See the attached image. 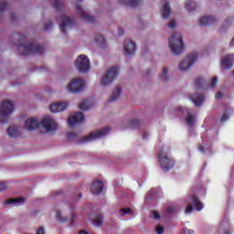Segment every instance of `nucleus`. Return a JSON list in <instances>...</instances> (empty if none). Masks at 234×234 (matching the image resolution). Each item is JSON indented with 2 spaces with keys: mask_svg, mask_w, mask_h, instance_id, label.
Returning a JSON list of instances; mask_svg holds the SVG:
<instances>
[{
  "mask_svg": "<svg viewBox=\"0 0 234 234\" xmlns=\"http://www.w3.org/2000/svg\"><path fill=\"white\" fill-rule=\"evenodd\" d=\"M83 196L81 194L79 195V198H81Z\"/></svg>",
  "mask_w": 234,
  "mask_h": 234,
  "instance_id": "680f3d73",
  "label": "nucleus"
},
{
  "mask_svg": "<svg viewBox=\"0 0 234 234\" xmlns=\"http://www.w3.org/2000/svg\"><path fill=\"white\" fill-rule=\"evenodd\" d=\"M125 33L123 32V29L122 28V27H119V29H118V36L119 37H122V36H123Z\"/></svg>",
  "mask_w": 234,
  "mask_h": 234,
  "instance_id": "3c124183",
  "label": "nucleus"
},
{
  "mask_svg": "<svg viewBox=\"0 0 234 234\" xmlns=\"http://www.w3.org/2000/svg\"><path fill=\"white\" fill-rule=\"evenodd\" d=\"M122 213L123 215H133V209L127 207V208H122L121 209Z\"/></svg>",
  "mask_w": 234,
  "mask_h": 234,
  "instance_id": "4c0bfd02",
  "label": "nucleus"
},
{
  "mask_svg": "<svg viewBox=\"0 0 234 234\" xmlns=\"http://www.w3.org/2000/svg\"><path fill=\"white\" fill-rule=\"evenodd\" d=\"M215 23H217V19L213 16H203L199 19V27H209Z\"/></svg>",
  "mask_w": 234,
  "mask_h": 234,
  "instance_id": "5701e85b",
  "label": "nucleus"
},
{
  "mask_svg": "<svg viewBox=\"0 0 234 234\" xmlns=\"http://www.w3.org/2000/svg\"><path fill=\"white\" fill-rule=\"evenodd\" d=\"M57 218L59 220V222H64L63 218H61V211L57 210ZM67 221V219H65Z\"/></svg>",
  "mask_w": 234,
  "mask_h": 234,
  "instance_id": "c03bdc74",
  "label": "nucleus"
},
{
  "mask_svg": "<svg viewBox=\"0 0 234 234\" xmlns=\"http://www.w3.org/2000/svg\"><path fill=\"white\" fill-rule=\"evenodd\" d=\"M166 213H168V214L175 213V207H166Z\"/></svg>",
  "mask_w": 234,
  "mask_h": 234,
  "instance_id": "de8ad7c7",
  "label": "nucleus"
},
{
  "mask_svg": "<svg viewBox=\"0 0 234 234\" xmlns=\"http://www.w3.org/2000/svg\"><path fill=\"white\" fill-rule=\"evenodd\" d=\"M7 135L9 138H17V136H19V131L17 130V127L10 126L7 129Z\"/></svg>",
  "mask_w": 234,
  "mask_h": 234,
  "instance_id": "a878e982",
  "label": "nucleus"
},
{
  "mask_svg": "<svg viewBox=\"0 0 234 234\" xmlns=\"http://www.w3.org/2000/svg\"><path fill=\"white\" fill-rule=\"evenodd\" d=\"M78 134H76L75 133H69L67 134V138L68 140H72V138H77Z\"/></svg>",
  "mask_w": 234,
  "mask_h": 234,
  "instance_id": "37998d69",
  "label": "nucleus"
},
{
  "mask_svg": "<svg viewBox=\"0 0 234 234\" xmlns=\"http://www.w3.org/2000/svg\"><path fill=\"white\" fill-rule=\"evenodd\" d=\"M224 96V94L222 93V91H219L216 94L215 98L216 100H220V98H222Z\"/></svg>",
  "mask_w": 234,
  "mask_h": 234,
  "instance_id": "09e8293b",
  "label": "nucleus"
},
{
  "mask_svg": "<svg viewBox=\"0 0 234 234\" xmlns=\"http://www.w3.org/2000/svg\"><path fill=\"white\" fill-rule=\"evenodd\" d=\"M189 205L186 207V215H189V213H193V206L195 207V208L197 209V211H202L204 206L202 205L201 202H199L198 200V197L193 195L190 197L189 200ZM193 204V205H192Z\"/></svg>",
  "mask_w": 234,
  "mask_h": 234,
  "instance_id": "9b49d317",
  "label": "nucleus"
},
{
  "mask_svg": "<svg viewBox=\"0 0 234 234\" xmlns=\"http://www.w3.org/2000/svg\"><path fill=\"white\" fill-rule=\"evenodd\" d=\"M111 131V127L107 126L101 130H97L95 132H91L89 135L82 137L80 142L82 144H87V142H92L94 140H98L100 138H103L108 135Z\"/></svg>",
  "mask_w": 234,
  "mask_h": 234,
  "instance_id": "39448f33",
  "label": "nucleus"
},
{
  "mask_svg": "<svg viewBox=\"0 0 234 234\" xmlns=\"http://www.w3.org/2000/svg\"><path fill=\"white\" fill-rule=\"evenodd\" d=\"M76 10L78 16H80V19H83V21H86V23H94L96 21V18L89 16L87 13L83 12V8L81 5H76Z\"/></svg>",
  "mask_w": 234,
  "mask_h": 234,
  "instance_id": "dca6fc26",
  "label": "nucleus"
},
{
  "mask_svg": "<svg viewBox=\"0 0 234 234\" xmlns=\"http://www.w3.org/2000/svg\"><path fill=\"white\" fill-rule=\"evenodd\" d=\"M53 7L57 10H60L61 12L65 10V7H63V2L59 0H54Z\"/></svg>",
  "mask_w": 234,
  "mask_h": 234,
  "instance_id": "2f4dec72",
  "label": "nucleus"
},
{
  "mask_svg": "<svg viewBox=\"0 0 234 234\" xmlns=\"http://www.w3.org/2000/svg\"><path fill=\"white\" fill-rule=\"evenodd\" d=\"M143 138H144V139L147 138V133H144V134H143Z\"/></svg>",
  "mask_w": 234,
  "mask_h": 234,
  "instance_id": "052dcab7",
  "label": "nucleus"
},
{
  "mask_svg": "<svg viewBox=\"0 0 234 234\" xmlns=\"http://www.w3.org/2000/svg\"><path fill=\"white\" fill-rule=\"evenodd\" d=\"M85 122V115L83 113L77 112L73 115H70L68 119V123L69 127H74L76 123H82Z\"/></svg>",
  "mask_w": 234,
  "mask_h": 234,
  "instance_id": "4468645a",
  "label": "nucleus"
},
{
  "mask_svg": "<svg viewBox=\"0 0 234 234\" xmlns=\"http://www.w3.org/2000/svg\"><path fill=\"white\" fill-rule=\"evenodd\" d=\"M176 27V22L175 20H171L168 24V28H175Z\"/></svg>",
  "mask_w": 234,
  "mask_h": 234,
  "instance_id": "a18cd8bd",
  "label": "nucleus"
},
{
  "mask_svg": "<svg viewBox=\"0 0 234 234\" xmlns=\"http://www.w3.org/2000/svg\"><path fill=\"white\" fill-rule=\"evenodd\" d=\"M190 100L196 107H201V105L204 104L206 97H204V94L202 93H195L193 95H190Z\"/></svg>",
  "mask_w": 234,
  "mask_h": 234,
  "instance_id": "a211bd4d",
  "label": "nucleus"
},
{
  "mask_svg": "<svg viewBox=\"0 0 234 234\" xmlns=\"http://www.w3.org/2000/svg\"><path fill=\"white\" fill-rule=\"evenodd\" d=\"M163 8L161 10V16L163 19H169L173 12L171 11V6L169 5V2L167 0H163Z\"/></svg>",
  "mask_w": 234,
  "mask_h": 234,
  "instance_id": "f3484780",
  "label": "nucleus"
},
{
  "mask_svg": "<svg viewBox=\"0 0 234 234\" xmlns=\"http://www.w3.org/2000/svg\"><path fill=\"white\" fill-rule=\"evenodd\" d=\"M75 68L81 74L89 72V70H90V61L89 60V58L85 55H80L77 58Z\"/></svg>",
  "mask_w": 234,
  "mask_h": 234,
  "instance_id": "0eeeda50",
  "label": "nucleus"
},
{
  "mask_svg": "<svg viewBox=\"0 0 234 234\" xmlns=\"http://www.w3.org/2000/svg\"><path fill=\"white\" fill-rule=\"evenodd\" d=\"M25 200H26L25 197L11 198V199H7L5 201V205L10 206L12 204H14V205L23 204V202H25Z\"/></svg>",
  "mask_w": 234,
  "mask_h": 234,
  "instance_id": "bb28decb",
  "label": "nucleus"
},
{
  "mask_svg": "<svg viewBox=\"0 0 234 234\" xmlns=\"http://www.w3.org/2000/svg\"><path fill=\"white\" fill-rule=\"evenodd\" d=\"M60 19V32L62 34H67V28H72L76 25V20L69 17L67 15H62Z\"/></svg>",
  "mask_w": 234,
  "mask_h": 234,
  "instance_id": "9d476101",
  "label": "nucleus"
},
{
  "mask_svg": "<svg viewBox=\"0 0 234 234\" xmlns=\"http://www.w3.org/2000/svg\"><path fill=\"white\" fill-rule=\"evenodd\" d=\"M37 234H45V229H43V227H39L38 230L37 231Z\"/></svg>",
  "mask_w": 234,
  "mask_h": 234,
  "instance_id": "8fccbe9b",
  "label": "nucleus"
},
{
  "mask_svg": "<svg viewBox=\"0 0 234 234\" xmlns=\"http://www.w3.org/2000/svg\"><path fill=\"white\" fill-rule=\"evenodd\" d=\"M155 231H156L157 234H163L164 231H165V228H164L161 225H157L156 228H155Z\"/></svg>",
  "mask_w": 234,
  "mask_h": 234,
  "instance_id": "e433bc0d",
  "label": "nucleus"
},
{
  "mask_svg": "<svg viewBox=\"0 0 234 234\" xmlns=\"http://www.w3.org/2000/svg\"><path fill=\"white\" fill-rule=\"evenodd\" d=\"M41 125L47 133H52V131H57L58 129V123H56V121L54 119L50 118L49 116H46L42 122Z\"/></svg>",
  "mask_w": 234,
  "mask_h": 234,
  "instance_id": "ddd939ff",
  "label": "nucleus"
},
{
  "mask_svg": "<svg viewBox=\"0 0 234 234\" xmlns=\"http://www.w3.org/2000/svg\"><path fill=\"white\" fill-rule=\"evenodd\" d=\"M5 189H8V184L5 182L0 183V193L1 191H5Z\"/></svg>",
  "mask_w": 234,
  "mask_h": 234,
  "instance_id": "ea45409f",
  "label": "nucleus"
},
{
  "mask_svg": "<svg viewBox=\"0 0 234 234\" xmlns=\"http://www.w3.org/2000/svg\"><path fill=\"white\" fill-rule=\"evenodd\" d=\"M105 188V184L103 181H94L90 186V191L92 195H101L103 193V189Z\"/></svg>",
  "mask_w": 234,
  "mask_h": 234,
  "instance_id": "2eb2a0df",
  "label": "nucleus"
},
{
  "mask_svg": "<svg viewBox=\"0 0 234 234\" xmlns=\"http://www.w3.org/2000/svg\"><path fill=\"white\" fill-rule=\"evenodd\" d=\"M167 72H169V69H167V68H164L161 75L159 76L162 81H167L169 80V77H167Z\"/></svg>",
  "mask_w": 234,
  "mask_h": 234,
  "instance_id": "72a5a7b5",
  "label": "nucleus"
},
{
  "mask_svg": "<svg viewBox=\"0 0 234 234\" xmlns=\"http://www.w3.org/2000/svg\"><path fill=\"white\" fill-rule=\"evenodd\" d=\"M169 48L175 56H180L184 52V40L182 39V35L178 33H173L172 37L169 39Z\"/></svg>",
  "mask_w": 234,
  "mask_h": 234,
  "instance_id": "7ed1b4c3",
  "label": "nucleus"
},
{
  "mask_svg": "<svg viewBox=\"0 0 234 234\" xmlns=\"http://www.w3.org/2000/svg\"><path fill=\"white\" fill-rule=\"evenodd\" d=\"M195 85L197 89H202L204 88V85H206V80L202 78H197L195 80Z\"/></svg>",
  "mask_w": 234,
  "mask_h": 234,
  "instance_id": "473e14b6",
  "label": "nucleus"
},
{
  "mask_svg": "<svg viewBox=\"0 0 234 234\" xmlns=\"http://www.w3.org/2000/svg\"><path fill=\"white\" fill-rule=\"evenodd\" d=\"M187 233L188 234H193V233H195V231L193 229H187Z\"/></svg>",
  "mask_w": 234,
  "mask_h": 234,
  "instance_id": "13d9d810",
  "label": "nucleus"
},
{
  "mask_svg": "<svg viewBox=\"0 0 234 234\" xmlns=\"http://www.w3.org/2000/svg\"><path fill=\"white\" fill-rule=\"evenodd\" d=\"M171 149L169 148H161L159 150V164L161 165V169L167 173V171H171L175 167V159L171 156Z\"/></svg>",
  "mask_w": 234,
  "mask_h": 234,
  "instance_id": "f03ea898",
  "label": "nucleus"
},
{
  "mask_svg": "<svg viewBox=\"0 0 234 234\" xmlns=\"http://www.w3.org/2000/svg\"><path fill=\"white\" fill-rule=\"evenodd\" d=\"M198 61V54L197 53H191L190 55L186 56V58L179 64V70L186 72V70H189L194 63Z\"/></svg>",
  "mask_w": 234,
  "mask_h": 234,
  "instance_id": "6e6552de",
  "label": "nucleus"
},
{
  "mask_svg": "<svg viewBox=\"0 0 234 234\" xmlns=\"http://www.w3.org/2000/svg\"><path fill=\"white\" fill-rule=\"evenodd\" d=\"M68 107L69 104L65 102H57L49 106V111L51 112H63V111H67Z\"/></svg>",
  "mask_w": 234,
  "mask_h": 234,
  "instance_id": "6ab92c4d",
  "label": "nucleus"
},
{
  "mask_svg": "<svg viewBox=\"0 0 234 234\" xmlns=\"http://www.w3.org/2000/svg\"><path fill=\"white\" fill-rule=\"evenodd\" d=\"M92 103H90V100H84L80 105L79 108L80 111H89L92 107Z\"/></svg>",
  "mask_w": 234,
  "mask_h": 234,
  "instance_id": "cd10ccee",
  "label": "nucleus"
},
{
  "mask_svg": "<svg viewBox=\"0 0 234 234\" xmlns=\"http://www.w3.org/2000/svg\"><path fill=\"white\" fill-rule=\"evenodd\" d=\"M50 28H52V22H51V21H49L48 23H47V24L44 26V30H45L46 32H48V30H49Z\"/></svg>",
  "mask_w": 234,
  "mask_h": 234,
  "instance_id": "a19ab883",
  "label": "nucleus"
},
{
  "mask_svg": "<svg viewBox=\"0 0 234 234\" xmlns=\"http://www.w3.org/2000/svg\"><path fill=\"white\" fill-rule=\"evenodd\" d=\"M121 95H122V86H116L108 101L110 103H112V101H116L117 100H120Z\"/></svg>",
  "mask_w": 234,
  "mask_h": 234,
  "instance_id": "b1692460",
  "label": "nucleus"
},
{
  "mask_svg": "<svg viewBox=\"0 0 234 234\" xmlns=\"http://www.w3.org/2000/svg\"><path fill=\"white\" fill-rule=\"evenodd\" d=\"M186 10H187L188 12H195V10H197V4H195L193 0H186Z\"/></svg>",
  "mask_w": 234,
  "mask_h": 234,
  "instance_id": "c85d7f7f",
  "label": "nucleus"
},
{
  "mask_svg": "<svg viewBox=\"0 0 234 234\" xmlns=\"http://www.w3.org/2000/svg\"><path fill=\"white\" fill-rule=\"evenodd\" d=\"M229 118V116L228 115V113H223L221 116V122H228V119Z\"/></svg>",
  "mask_w": 234,
  "mask_h": 234,
  "instance_id": "49530a36",
  "label": "nucleus"
},
{
  "mask_svg": "<svg viewBox=\"0 0 234 234\" xmlns=\"http://www.w3.org/2000/svg\"><path fill=\"white\" fill-rule=\"evenodd\" d=\"M176 113L178 114V116H187L186 119V123L188 125V127H193V123H195V115L189 113V111H187L186 108L178 107L176 109Z\"/></svg>",
  "mask_w": 234,
  "mask_h": 234,
  "instance_id": "f8f14e48",
  "label": "nucleus"
},
{
  "mask_svg": "<svg viewBox=\"0 0 234 234\" xmlns=\"http://www.w3.org/2000/svg\"><path fill=\"white\" fill-rule=\"evenodd\" d=\"M94 39L99 45H105V38L101 35H95Z\"/></svg>",
  "mask_w": 234,
  "mask_h": 234,
  "instance_id": "f704fd0d",
  "label": "nucleus"
},
{
  "mask_svg": "<svg viewBox=\"0 0 234 234\" xmlns=\"http://www.w3.org/2000/svg\"><path fill=\"white\" fill-rule=\"evenodd\" d=\"M128 125L130 129H138V127H140L142 123L140 122V121H138V119H133L132 121H130Z\"/></svg>",
  "mask_w": 234,
  "mask_h": 234,
  "instance_id": "7c9ffc66",
  "label": "nucleus"
},
{
  "mask_svg": "<svg viewBox=\"0 0 234 234\" xmlns=\"http://www.w3.org/2000/svg\"><path fill=\"white\" fill-rule=\"evenodd\" d=\"M221 64L223 69H226L227 70H229V69H232L234 64V55H228L224 57L221 59Z\"/></svg>",
  "mask_w": 234,
  "mask_h": 234,
  "instance_id": "412c9836",
  "label": "nucleus"
},
{
  "mask_svg": "<svg viewBox=\"0 0 234 234\" xmlns=\"http://www.w3.org/2000/svg\"><path fill=\"white\" fill-rule=\"evenodd\" d=\"M76 218V213L71 214V221L74 222V219Z\"/></svg>",
  "mask_w": 234,
  "mask_h": 234,
  "instance_id": "5fc2aeb1",
  "label": "nucleus"
},
{
  "mask_svg": "<svg viewBox=\"0 0 234 234\" xmlns=\"http://www.w3.org/2000/svg\"><path fill=\"white\" fill-rule=\"evenodd\" d=\"M120 5H126V6H131V8H136L140 4V0H119Z\"/></svg>",
  "mask_w": 234,
  "mask_h": 234,
  "instance_id": "393cba45",
  "label": "nucleus"
},
{
  "mask_svg": "<svg viewBox=\"0 0 234 234\" xmlns=\"http://www.w3.org/2000/svg\"><path fill=\"white\" fill-rule=\"evenodd\" d=\"M6 10H8V3L6 2H1L0 3V12H6Z\"/></svg>",
  "mask_w": 234,
  "mask_h": 234,
  "instance_id": "c9c22d12",
  "label": "nucleus"
},
{
  "mask_svg": "<svg viewBox=\"0 0 234 234\" xmlns=\"http://www.w3.org/2000/svg\"><path fill=\"white\" fill-rule=\"evenodd\" d=\"M14 112V103L10 101H5L2 102V106L0 107V123L5 125V123H8V116Z\"/></svg>",
  "mask_w": 234,
  "mask_h": 234,
  "instance_id": "20e7f679",
  "label": "nucleus"
},
{
  "mask_svg": "<svg viewBox=\"0 0 234 234\" xmlns=\"http://www.w3.org/2000/svg\"><path fill=\"white\" fill-rule=\"evenodd\" d=\"M231 21H233V17L229 16L227 18V25H230Z\"/></svg>",
  "mask_w": 234,
  "mask_h": 234,
  "instance_id": "603ef678",
  "label": "nucleus"
},
{
  "mask_svg": "<svg viewBox=\"0 0 234 234\" xmlns=\"http://www.w3.org/2000/svg\"><path fill=\"white\" fill-rule=\"evenodd\" d=\"M217 83H218V79L217 77L212 78V82L210 83L211 89H215Z\"/></svg>",
  "mask_w": 234,
  "mask_h": 234,
  "instance_id": "58836bf2",
  "label": "nucleus"
},
{
  "mask_svg": "<svg viewBox=\"0 0 234 234\" xmlns=\"http://www.w3.org/2000/svg\"><path fill=\"white\" fill-rule=\"evenodd\" d=\"M118 76H120V68L112 67L102 78L101 84L102 87H107V85H111V83L117 80Z\"/></svg>",
  "mask_w": 234,
  "mask_h": 234,
  "instance_id": "423d86ee",
  "label": "nucleus"
},
{
  "mask_svg": "<svg viewBox=\"0 0 234 234\" xmlns=\"http://www.w3.org/2000/svg\"><path fill=\"white\" fill-rule=\"evenodd\" d=\"M225 234H231V232H225Z\"/></svg>",
  "mask_w": 234,
  "mask_h": 234,
  "instance_id": "e2e57ef3",
  "label": "nucleus"
},
{
  "mask_svg": "<svg viewBox=\"0 0 234 234\" xmlns=\"http://www.w3.org/2000/svg\"><path fill=\"white\" fill-rule=\"evenodd\" d=\"M27 37L21 35L18 39V52L21 56H31L33 54H45V48L39 44L34 43V41L28 42L27 44Z\"/></svg>",
  "mask_w": 234,
  "mask_h": 234,
  "instance_id": "f257e3e1",
  "label": "nucleus"
},
{
  "mask_svg": "<svg viewBox=\"0 0 234 234\" xmlns=\"http://www.w3.org/2000/svg\"><path fill=\"white\" fill-rule=\"evenodd\" d=\"M124 51L126 54H128V56H133V54L136 52V43L127 39L124 42Z\"/></svg>",
  "mask_w": 234,
  "mask_h": 234,
  "instance_id": "aec40b11",
  "label": "nucleus"
},
{
  "mask_svg": "<svg viewBox=\"0 0 234 234\" xmlns=\"http://www.w3.org/2000/svg\"><path fill=\"white\" fill-rule=\"evenodd\" d=\"M206 146H200L199 147V151H201V153H206Z\"/></svg>",
  "mask_w": 234,
  "mask_h": 234,
  "instance_id": "864d4df0",
  "label": "nucleus"
},
{
  "mask_svg": "<svg viewBox=\"0 0 234 234\" xmlns=\"http://www.w3.org/2000/svg\"><path fill=\"white\" fill-rule=\"evenodd\" d=\"M39 122L36 118H29L26 121L25 128L27 131H36V129H38Z\"/></svg>",
  "mask_w": 234,
  "mask_h": 234,
  "instance_id": "4be33fe9",
  "label": "nucleus"
},
{
  "mask_svg": "<svg viewBox=\"0 0 234 234\" xmlns=\"http://www.w3.org/2000/svg\"><path fill=\"white\" fill-rule=\"evenodd\" d=\"M229 47H234V37L231 39V41L229 43Z\"/></svg>",
  "mask_w": 234,
  "mask_h": 234,
  "instance_id": "6e6d98bb",
  "label": "nucleus"
},
{
  "mask_svg": "<svg viewBox=\"0 0 234 234\" xmlns=\"http://www.w3.org/2000/svg\"><path fill=\"white\" fill-rule=\"evenodd\" d=\"M153 193H154V189H151V190L148 192V195H153Z\"/></svg>",
  "mask_w": 234,
  "mask_h": 234,
  "instance_id": "bf43d9fd",
  "label": "nucleus"
},
{
  "mask_svg": "<svg viewBox=\"0 0 234 234\" xmlns=\"http://www.w3.org/2000/svg\"><path fill=\"white\" fill-rule=\"evenodd\" d=\"M85 87V80L81 79H75L68 85V90L72 94H80Z\"/></svg>",
  "mask_w": 234,
  "mask_h": 234,
  "instance_id": "1a4fd4ad",
  "label": "nucleus"
},
{
  "mask_svg": "<svg viewBox=\"0 0 234 234\" xmlns=\"http://www.w3.org/2000/svg\"><path fill=\"white\" fill-rule=\"evenodd\" d=\"M79 234H89V232H87L86 230H81L79 232Z\"/></svg>",
  "mask_w": 234,
  "mask_h": 234,
  "instance_id": "4d7b16f0",
  "label": "nucleus"
},
{
  "mask_svg": "<svg viewBox=\"0 0 234 234\" xmlns=\"http://www.w3.org/2000/svg\"><path fill=\"white\" fill-rule=\"evenodd\" d=\"M152 215L154 217V220H160V213H158L156 211H153Z\"/></svg>",
  "mask_w": 234,
  "mask_h": 234,
  "instance_id": "79ce46f5",
  "label": "nucleus"
},
{
  "mask_svg": "<svg viewBox=\"0 0 234 234\" xmlns=\"http://www.w3.org/2000/svg\"><path fill=\"white\" fill-rule=\"evenodd\" d=\"M93 226H96L97 228L101 226L103 224V217L101 215H97L93 220H92Z\"/></svg>",
  "mask_w": 234,
  "mask_h": 234,
  "instance_id": "c756f323",
  "label": "nucleus"
},
{
  "mask_svg": "<svg viewBox=\"0 0 234 234\" xmlns=\"http://www.w3.org/2000/svg\"><path fill=\"white\" fill-rule=\"evenodd\" d=\"M79 1H83V0H79Z\"/></svg>",
  "mask_w": 234,
  "mask_h": 234,
  "instance_id": "0e129e2a",
  "label": "nucleus"
}]
</instances>
